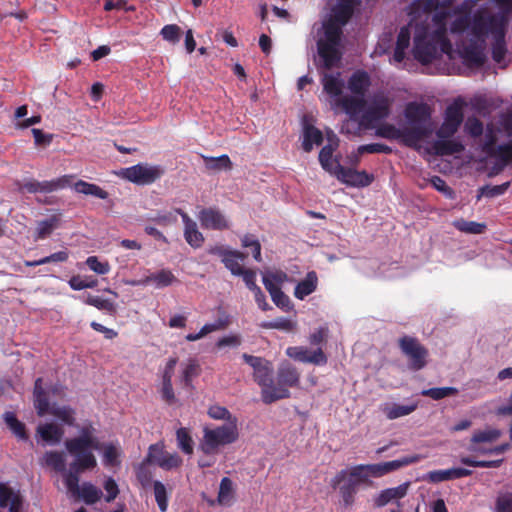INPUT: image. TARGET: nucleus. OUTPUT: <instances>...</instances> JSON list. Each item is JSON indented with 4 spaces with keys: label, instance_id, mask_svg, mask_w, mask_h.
<instances>
[{
    "label": "nucleus",
    "instance_id": "42",
    "mask_svg": "<svg viewBox=\"0 0 512 512\" xmlns=\"http://www.w3.org/2000/svg\"><path fill=\"white\" fill-rule=\"evenodd\" d=\"M51 415L62 421L64 424L68 426H76L75 425V410L70 406H58L53 405L49 411Z\"/></svg>",
    "mask_w": 512,
    "mask_h": 512
},
{
    "label": "nucleus",
    "instance_id": "30",
    "mask_svg": "<svg viewBox=\"0 0 512 512\" xmlns=\"http://www.w3.org/2000/svg\"><path fill=\"white\" fill-rule=\"evenodd\" d=\"M37 433L43 441L50 444H58L64 435V430L57 424L46 423L38 426Z\"/></svg>",
    "mask_w": 512,
    "mask_h": 512
},
{
    "label": "nucleus",
    "instance_id": "25",
    "mask_svg": "<svg viewBox=\"0 0 512 512\" xmlns=\"http://www.w3.org/2000/svg\"><path fill=\"white\" fill-rule=\"evenodd\" d=\"M321 83L323 85V90L326 92L331 98L335 100L341 98L344 83L340 79V73L337 75L329 74L327 72L322 73Z\"/></svg>",
    "mask_w": 512,
    "mask_h": 512
},
{
    "label": "nucleus",
    "instance_id": "1",
    "mask_svg": "<svg viewBox=\"0 0 512 512\" xmlns=\"http://www.w3.org/2000/svg\"><path fill=\"white\" fill-rule=\"evenodd\" d=\"M419 455H407L402 458L376 464H359L350 469H342L331 479L333 489H339L345 507L355 501V495L362 483H368L369 477H382L390 472L420 461Z\"/></svg>",
    "mask_w": 512,
    "mask_h": 512
},
{
    "label": "nucleus",
    "instance_id": "2",
    "mask_svg": "<svg viewBox=\"0 0 512 512\" xmlns=\"http://www.w3.org/2000/svg\"><path fill=\"white\" fill-rule=\"evenodd\" d=\"M359 0H338L331 14L322 22L323 37L317 40L319 68L331 70L339 66L342 52L339 49L343 35L342 27L348 23Z\"/></svg>",
    "mask_w": 512,
    "mask_h": 512
},
{
    "label": "nucleus",
    "instance_id": "23",
    "mask_svg": "<svg viewBox=\"0 0 512 512\" xmlns=\"http://www.w3.org/2000/svg\"><path fill=\"white\" fill-rule=\"evenodd\" d=\"M278 385L284 388L296 387L300 381V373L297 368L288 362L282 363L277 372Z\"/></svg>",
    "mask_w": 512,
    "mask_h": 512
},
{
    "label": "nucleus",
    "instance_id": "18",
    "mask_svg": "<svg viewBox=\"0 0 512 512\" xmlns=\"http://www.w3.org/2000/svg\"><path fill=\"white\" fill-rule=\"evenodd\" d=\"M198 219L204 229L223 231L230 227L226 216L216 207L203 208Z\"/></svg>",
    "mask_w": 512,
    "mask_h": 512
},
{
    "label": "nucleus",
    "instance_id": "35",
    "mask_svg": "<svg viewBox=\"0 0 512 512\" xmlns=\"http://www.w3.org/2000/svg\"><path fill=\"white\" fill-rule=\"evenodd\" d=\"M44 460L48 467L52 468L56 472L62 473L63 480L65 481V477L69 472V469H66L64 454L58 451H49L45 453Z\"/></svg>",
    "mask_w": 512,
    "mask_h": 512
},
{
    "label": "nucleus",
    "instance_id": "57",
    "mask_svg": "<svg viewBox=\"0 0 512 512\" xmlns=\"http://www.w3.org/2000/svg\"><path fill=\"white\" fill-rule=\"evenodd\" d=\"M501 436V431L498 429H486L474 432L471 437L472 443L494 442Z\"/></svg>",
    "mask_w": 512,
    "mask_h": 512
},
{
    "label": "nucleus",
    "instance_id": "46",
    "mask_svg": "<svg viewBox=\"0 0 512 512\" xmlns=\"http://www.w3.org/2000/svg\"><path fill=\"white\" fill-rule=\"evenodd\" d=\"M323 142L322 132L314 126H307L304 130L303 150L310 152L313 144L320 145Z\"/></svg>",
    "mask_w": 512,
    "mask_h": 512
},
{
    "label": "nucleus",
    "instance_id": "48",
    "mask_svg": "<svg viewBox=\"0 0 512 512\" xmlns=\"http://www.w3.org/2000/svg\"><path fill=\"white\" fill-rule=\"evenodd\" d=\"M207 414L210 418L215 420H225L227 422L226 425H237V418L233 416L230 411L223 406L220 405H212L209 407Z\"/></svg>",
    "mask_w": 512,
    "mask_h": 512
},
{
    "label": "nucleus",
    "instance_id": "58",
    "mask_svg": "<svg viewBox=\"0 0 512 512\" xmlns=\"http://www.w3.org/2000/svg\"><path fill=\"white\" fill-rule=\"evenodd\" d=\"M103 448V462L106 466H116L119 464V450L118 448L112 444H101V449Z\"/></svg>",
    "mask_w": 512,
    "mask_h": 512
},
{
    "label": "nucleus",
    "instance_id": "31",
    "mask_svg": "<svg viewBox=\"0 0 512 512\" xmlns=\"http://www.w3.org/2000/svg\"><path fill=\"white\" fill-rule=\"evenodd\" d=\"M410 28L409 26L401 27L396 41V46L393 54V60L397 63H401L405 58V50L410 45Z\"/></svg>",
    "mask_w": 512,
    "mask_h": 512
},
{
    "label": "nucleus",
    "instance_id": "55",
    "mask_svg": "<svg viewBox=\"0 0 512 512\" xmlns=\"http://www.w3.org/2000/svg\"><path fill=\"white\" fill-rule=\"evenodd\" d=\"M176 438L178 447L185 454L190 455L193 453V439L187 428H179L176 432Z\"/></svg>",
    "mask_w": 512,
    "mask_h": 512
},
{
    "label": "nucleus",
    "instance_id": "14",
    "mask_svg": "<svg viewBox=\"0 0 512 512\" xmlns=\"http://www.w3.org/2000/svg\"><path fill=\"white\" fill-rule=\"evenodd\" d=\"M404 116L410 127H421L424 129L426 137L429 135L430 131L425 124L431 118V109L426 103L409 102L405 107Z\"/></svg>",
    "mask_w": 512,
    "mask_h": 512
},
{
    "label": "nucleus",
    "instance_id": "61",
    "mask_svg": "<svg viewBox=\"0 0 512 512\" xmlns=\"http://www.w3.org/2000/svg\"><path fill=\"white\" fill-rule=\"evenodd\" d=\"M98 284V280L92 277L82 278L81 276H73L69 280V285L73 290L79 291L86 288H94Z\"/></svg>",
    "mask_w": 512,
    "mask_h": 512
},
{
    "label": "nucleus",
    "instance_id": "8",
    "mask_svg": "<svg viewBox=\"0 0 512 512\" xmlns=\"http://www.w3.org/2000/svg\"><path fill=\"white\" fill-rule=\"evenodd\" d=\"M398 347L406 357L408 368L411 371H420L426 367L429 351L418 338L404 335L398 339Z\"/></svg>",
    "mask_w": 512,
    "mask_h": 512
},
{
    "label": "nucleus",
    "instance_id": "53",
    "mask_svg": "<svg viewBox=\"0 0 512 512\" xmlns=\"http://www.w3.org/2000/svg\"><path fill=\"white\" fill-rule=\"evenodd\" d=\"M153 491L159 510L166 512L168 509V494L165 485L161 481H154Z\"/></svg>",
    "mask_w": 512,
    "mask_h": 512
},
{
    "label": "nucleus",
    "instance_id": "37",
    "mask_svg": "<svg viewBox=\"0 0 512 512\" xmlns=\"http://www.w3.org/2000/svg\"><path fill=\"white\" fill-rule=\"evenodd\" d=\"M151 462H146V457L141 463L134 467L135 476L143 489L149 488L153 485V472L150 468Z\"/></svg>",
    "mask_w": 512,
    "mask_h": 512
},
{
    "label": "nucleus",
    "instance_id": "51",
    "mask_svg": "<svg viewBox=\"0 0 512 512\" xmlns=\"http://www.w3.org/2000/svg\"><path fill=\"white\" fill-rule=\"evenodd\" d=\"M72 178V175H64L56 180L42 181L40 182L39 192L50 193L55 190L65 188L70 185Z\"/></svg>",
    "mask_w": 512,
    "mask_h": 512
},
{
    "label": "nucleus",
    "instance_id": "44",
    "mask_svg": "<svg viewBox=\"0 0 512 512\" xmlns=\"http://www.w3.org/2000/svg\"><path fill=\"white\" fill-rule=\"evenodd\" d=\"M428 38L435 43L443 53L450 52L452 45L447 37L446 27H436L432 33L428 32Z\"/></svg>",
    "mask_w": 512,
    "mask_h": 512
},
{
    "label": "nucleus",
    "instance_id": "40",
    "mask_svg": "<svg viewBox=\"0 0 512 512\" xmlns=\"http://www.w3.org/2000/svg\"><path fill=\"white\" fill-rule=\"evenodd\" d=\"M4 421L16 437L20 440H28L25 424L19 421L13 412H6L4 414Z\"/></svg>",
    "mask_w": 512,
    "mask_h": 512
},
{
    "label": "nucleus",
    "instance_id": "6",
    "mask_svg": "<svg viewBox=\"0 0 512 512\" xmlns=\"http://www.w3.org/2000/svg\"><path fill=\"white\" fill-rule=\"evenodd\" d=\"M507 25L508 17L504 12L490 14L486 9H479L471 17L470 33L472 38L486 42L489 33L493 35Z\"/></svg>",
    "mask_w": 512,
    "mask_h": 512
},
{
    "label": "nucleus",
    "instance_id": "49",
    "mask_svg": "<svg viewBox=\"0 0 512 512\" xmlns=\"http://www.w3.org/2000/svg\"><path fill=\"white\" fill-rule=\"evenodd\" d=\"M241 246L246 249H251L254 260L256 262H262L261 244L255 235L250 233L243 235L241 238Z\"/></svg>",
    "mask_w": 512,
    "mask_h": 512
},
{
    "label": "nucleus",
    "instance_id": "59",
    "mask_svg": "<svg viewBox=\"0 0 512 512\" xmlns=\"http://www.w3.org/2000/svg\"><path fill=\"white\" fill-rule=\"evenodd\" d=\"M460 462L466 466L479 468H498L503 463V459L498 460H475L471 457L464 456L460 458Z\"/></svg>",
    "mask_w": 512,
    "mask_h": 512
},
{
    "label": "nucleus",
    "instance_id": "64",
    "mask_svg": "<svg viewBox=\"0 0 512 512\" xmlns=\"http://www.w3.org/2000/svg\"><path fill=\"white\" fill-rule=\"evenodd\" d=\"M496 512H512V493L500 494L495 503Z\"/></svg>",
    "mask_w": 512,
    "mask_h": 512
},
{
    "label": "nucleus",
    "instance_id": "27",
    "mask_svg": "<svg viewBox=\"0 0 512 512\" xmlns=\"http://www.w3.org/2000/svg\"><path fill=\"white\" fill-rule=\"evenodd\" d=\"M201 373V367L198 360L195 358L188 359L187 363L184 364L179 381L186 389L193 388V379L198 377Z\"/></svg>",
    "mask_w": 512,
    "mask_h": 512
},
{
    "label": "nucleus",
    "instance_id": "4",
    "mask_svg": "<svg viewBox=\"0 0 512 512\" xmlns=\"http://www.w3.org/2000/svg\"><path fill=\"white\" fill-rule=\"evenodd\" d=\"M242 358L253 368V378L261 387V398L265 404L290 397V391L287 388L276 386L273 383V368L270 361L247 353H244Z\"/></svg>",
    "mask_w": 512,
    "mask_h": 512
},
{
    "label": "nucleus",
    "instance_id": "56",
    "mask_svg": "<svg viewBox=\"0 0 512 512\" xmlns=\"http://www.w3.org/2000/svg\"><path fill=\"white\" fill-rule=\"evenodd\" d=\"M463 118L464 115L461 104L454 102L453 104L449 105L446 108L444 122L453 123L461 126Z\"/></svg>",
    "mask_w": 512,
    "mask_h": 512
},
{
    "label": "nucleus",
    "instance_id": "11",
    "mask_svg": "<svg viewBox=\"0 0 512 512\" xmlns=\"http://www.w3.org/2000/svg\"><path fill=\"white\" fill-rule=\"evenodd\" d=\"M439 47L428 38V26H417L414 35L413 56L422 64L436 58Z\"/></svg>",
    "mask_w": 512,
    "mask_h": 512
},
{
    "label": "nucleus",
    "instance_id": "13",
    "mask_svg": "<svg viewBox=\"0 0 512 512\" xmlns=\"http://www.w3.org/2000/svg\"><path fill=\"white\" fill-rule=\"evenodd\" d=\"M146 462L156 463L164 470H171L181 466L182 459L177 453H169L159 444H152L148 449Z\"/></svg>",
    "mask_w": 512,
    "mask_h": 512
},
{
    "label": "nucleus",
    "instance_id": "24",
    "mask_svg": "<svg viewBox=\"0 0 512 512\" xmlns=\"http://www.w3.org/2000/svg\"><path fill=\"white\" fill-rule=\"evenodd\" d=\"M318 286V276L315 271H309L305 278L297 283L294 288V296L299 300H304L307 296L316 291Z\"/></svg>",
    "mask_w": 512,
    "mask_h": 512
},
{
    "label": "nucleus",
    "instance_id": "32",
    "mask_svg": "<svg viewBox=\"0 0 512 512\" xmlns=\"http://www.w3.org/2000/svg\"><path fill=\"white\" fill-rule=\"evenodd\" d=\"M488 156L497 159V172L501 171L512 161V142L498 145Z\"/></svg>",
    "mask_w": 512,
    "mask_h": 512
},
{
    "label": "nucleus",
    "instance_id": "43",
    "mask_svg": "<svg viewBox=\"0 0 512 512\" xmlns=\"http://www.w3.org/2000/svg\"><path fill=\"white\" fill-rule=\"evenodd\" d=\"M440 7V0H415L410 5L409 14L413 16L420 15L421 13H431L438 10Z\"/></svg>",
    "mask_w": 512,
    "mask_h": 512
},
{
    "label": "nucleus",
    "instance_id": "52",
    "mask_svg": "<svg viewBox=\"0 0 512 512\" xmlns=\"http://www.w3.org/2000/svg\"><path fill=\"white\" fill-rule=\"evenodd\" d=\"M458 394V389L455 387H434L424 389L421 391V395L430 397L433 400H441L446 397L455 396Z\"/></svg>",
    "mask_w": 512,
    "mask_h": 512
},
{
    "label": "nucleus",
    "instance_id": "29",
    "mask_svg": "<svg viewBox=\"0 0 512 512\" xmlns=\"http://www.w3.org/2000/svg\"><path fill=\"white\" fill-rule=\"evenodd\" d=\"M370 86V78L367 72L358 70L354 72L348 80L349 90L358 96H365Z\"/></svg>",
    "mask_w": 512,
    "mask_h": 512
},
{
    "label": "nucleus",
    "instance_id": "47",
    "mask_svg": "<svg viewBox=\"0 0 512 512\" xmlns=\"http://www.w3.org/2000/svg\"><path fill=\"white\" fill-rule=\"evenodd\" d=\"M205 167L211 171L230 170L232 162L228 155L223 154L219 157L203 156Z\"/></svg>",
    "mask_w": 512,
    "mask_h": 512
},
{
    "label": "nucleus",
    "instance_id": "9",
    "mask_svg": "<svg viewBox=\"0 0 512 512\" xmlns=\"http://www.w3.org/2000/svg\"><path fill=\"white\" fill-rule=\"evenodd\" d=\"M165 173V170L160 165H150L148 163H138L131 167L121 170L120 175L122 178L132 182L136 185H150L160 179Z\"/></svg>",
    "mask_w": 512,
    "mask_h": 512
},
{
    "label": "nucleus",
    "instance_id": "34",
    "mask_svg": "<svg viewBox=\"0 0 512 512\" xmlns=\"http://www.w3.org/2000/svg\"><path fill=\"white\" fill-rule=\"evenodd\" d=\"M417 406V403L409 405L385 404L382 411L388 419L393 420L411 414L417 409Z\"/></svg>",
    "mask_w": 512,
    "mask_h": 512
},
{
    "label": "nucleus",
    "instance_id": "62",
    "mask_svg": "<svg viewBox=\"0 0 512 512\" xmlns=\"http://www.w3.org/2000/svg\"><path fill=\"white\" fill-rule=\"evenodd\" d=\"M86 304L96 307L99 310H105L108 312L115 311V305L112 301L104 299L100 296L89 295L85 301Z\"/></svg>",
    "mask_w": 512,
    "mask_h": 512
},
{
    "label": "nucleus",
    "instance_id": "26",
    "mask_svg": "<svg viewBox=\"0 0 512 512\" xmlns=\"http://www.w3.org/2000/svg\"><path fill=\"white\" fill-rule=\"evenodd\" d=\"M42 378H37L34 384V406L39 416H44L49 413L51 407L47 392L42 386Z\"/></svg>",
    "mask_w": 512,
    "mask_h": 512
},
{
    "label": "nucleus",
    "instance_id": "16",
    "mask_svg": "<svg viewBox=\"0 0 512 512\" xmlns=\"http://www.w3.org/2000/svg\"><path fill=\"white\" fill-rule=\"evenodd\" d=\"M390 115V102L382 97L375 100L360 117V125L365 128L372 127L376 121L383 120Z\"/></svg>",
    "mask_w": 512,
    "mask_h": 512
},
{
    "label": "nucleus",
    "instance_id": "21",
    "mask_svg": "<svg viewBox=\"0 0 512 512\" xmlns=\"http://www.w3.org/2000/svg\"><path fill=\"white\" fill-rule=\"evenodd\" d=\"M335 106L342 108L352 120H356L360 112L365 108L366 100L362 96H344L335 100Z\"/></svg>",
    "mask_w": 512,
    "mask_h": 512
},
{
    "label": "nucleus",
    "instance_id": "22",
    "mask_svg": "<svg viewBox=\"0 0 512 512\" xmlns=\"http://www.w3.org/2000/svg\"><path fill=\"white\" fill-rule=\"evenodd\" d=\"M177 281L175 275L168 269H162L156 273H152L146 276L144 279L140 281H132L131 285H147L150 283H154L156 288H164L172 285Z\"/></svg>",
    "mask_w": 512,
    "mask_h": 512
},
{
    "label": "nucleus",
    "instance_id": "38",
    "mask_svg": "<svg viewBox=\"0 0 512 512\" xmlns=\"http://www.w3.org/2000/svg\"><path fill=\"white\" fill-rule=\"evenodd\" d=\"M230 253L233 254V256H227L225 259H222V263L232 275L238 276L245 269L242 262L247 257V254L238 250H232Z\"/></svg>",
    "mask_w": 512,
    "mask_h": 512
},
{
    "label": "nucleus",
    "instance_id": "39",
    "mask_svg": "<svg viewBox=\"0 0 512 512\" xmlns=\"http://www.w3.org/2000/svg\"><path fill=\"white\" fill-rule=\"evenodd\" d=\"M234 498L233 482L228 477H223L220 482L217 501L222 506H230Z\"/></svg>",
    "mask_w": 512,
    "mask_h": 512
},
{
    "label": "nucleus",
    "instance_id": "12",
    "mask_svg": "<svg viewBox=\"0 0 512 512\" xmlns=\"http://www.w3.org/2000/svg\"><path fill=\"white\" fill-rule=\"evenodd\" d=\"M336 178L350 187H367L374 181L373 174L366 171H358L353 168L342 166L336 161V170L334 171Z\"/></svg>",
    "mask_w": 512,
    "mask_h": 512
},
{
    "label": "nucleus",
    "instance_id": "50",
    "mask_svg": "<svg viewBox=\"0 0 512 512\" xmlns=\"http://www.w3.org/2000/svg\"><path fill=\"white\" fill-rule=\"evenodd\" d=\"M453 226L457 230L468 234H482L486 229V225L484 223L466 221L464 219L455 220L453 222Z\"/></svg>",
    "mask_w": 512,
    "mask_h": 512
},
{
    "label": "nucleus",
    "instance_id": "17",
    "mask_svg": "<svg viewBox=\"0 0 512 512\" xmlns=\"http://www.w3.org/2000/svg\"><path fill=\"white\" fill-rule=\"evenodd\" d=\"M485 46L486 42L471 38L460 52L463 61L470 67L483 66L486 62Z\"/></svg>",
    "mask_w": 512,
    "mask_h": 512
},
{
    "label": "nucleus",
    "instance_id": "7",
    "mask_svg": "<svg viewBox=\"0 0 512 512\" xmlns=\"http://www.w3.org/2000/svg\"><path fill=\"white\" fill-rule=\"evenodd\" d=\"M87 469H82L74 464H70L69 472L65 477V486L67 490L76 497L81 498L85 504L93 505L100 501L103 496L101 489L91 482H84L79 486L80 474Z\"/></svg>",
    "mask_w": 512,
    "mask_h": 512
},
{
    "label": "nucleus",
    "instance_id": "54",
    "mask_svg": "<svg viewBox=\"0 0 512 512\" xmlns=\"http://www.w3.org/2000/svg\"><path fill=\"white\" fill-rule=\"evenodd\" d=\"M69 255H68V252L67 251H58V252H55L49 256H46V257H43L39 260H33V261H25L24 264L26 267H36V266H40V265H44V264H47V263H51V262H54V263H57V262H65L67 261Z\"/></svg>",
    "mask_w": 512,
    "mask_h": 512
},
{
    "label": "nucleus",
    "instance_id": "36",
    "mask_svg": "<svg viewBox=\"0 0 512 512\" xmlns=\"http://www.w3.org/2000/svg\"><path fill=\"white\" fill-rule=\"evenodd\" d=\"M336 146L337 144L329 143L322 147L319 152V162L322 168L332 175H334V171L336 170V161H338L337 159H333V153Z\"/></svg>",
    "mask_w": 512,
    "mask_h": 512
},
{
    "label": "nucleus",
    "instance_id": "60",
    "mask_svg": "<svg viewBox=\"0 0 512 512\" xmlns=\"http://www.w3.org/2000/svg\"><path fill=\"white\" fill-rule=\"evenodd\" d=\"M59 219L57 216H52L48 219L42 220L38 223L37 239H44L52 233L57 227Z\"/></svg>",
    "mask_w": 512,
    "mask_h": 512
},
{
    "label": "nucleus",
    "instance_id": "20",
    "mask_svg": "<svg viewBox=\"0 0 512 512\" xmlns=\"http://www.w3.org/2000/svg\"><path fill=\"white\" fill-rule=\"evenodd\" d=\"M472 473V470L461 467H454L446 470L429 471L426 474L425 479L430 483H440L444 481L468 477L471 476Z\"/></svg>",
    "mask_w": 512,
    "mask_h": 512
},
{
    "label": "nucleus",
    "instance_id": "10",
    "mask_svg": "<svg viewBox=\"0 0 512 512\" xmlns=\"http://www.w3.org/2000/svg\"><path fill=\"white\" fill-rule=\"evenodd\" d=\"M376 135L391 140L402 139L408 146H413L426 137V133L421 127L415 126L398 129L388 123L379 126L376 130Z\"/></svg>",
    "mask_w": 512,
    "mask_h": 512
},
{
    "label": "nucleus",
    "instance_id": "5",
    "mask_svg": "<svg viewBox=\"0 0 512 512\" xmlns=\"http://www.w3.org/2000/svg\"><path fill=\"white\" fill-rule=\"evenodd\" d=\"M237 425H220L214 428L204 427L199 450L207 456H214L219 448L234 443L238 439Z\"/></svg>",
    "mask_w": 512,
    "mask_h": 512
},
{
    "label": "nucleus",
    "instance_id": "45",
    "mask_svg": "<svg viewBox=\"0 0 512 512\" xmlns=\"http://www.w3.org/2000/svg\"><path fill=\"white\" fill-rule=\"evenodd\" d=\"M287 279V274L283 271H277L269 275L263 276V285L269 292L270 296L278 292L281 287L280 284Z\"/></svg>",
    "mask_w": 512,
    "mask_h": 512
},
{
    "label": "nucleus",
    "instance_id": "15",
    "mask_svg": "<svg viewBox=\"0 0 512 512\" xmlns=\"http://www.w3.org/2000/svg\"><path fill=\"white\" fill-rule=\"evenodd\" d=\"M286 355L295 361L313 365H325L328 358L321 348L310 350L304 346H290L286 349Z\"/></svg>",
    "mask_w": 512,
    "mask_h": 512
},
{
    "label": "nucleus",
    "instance_id": "28",
    "mask_svg": "<svg viewBox=\"0 0 512 512\" xmlns=\"http://www.w3.org/2000/svg\"><path fill=\"white\" fill-rule=\"evenodd\" d=\"M506 30L507 26L500 27L496 33H494L493 36V43L491 48L492 53V59L496 63H501L507 53V46H506Z\"/></svg>",
    "mask_w": 512,
    "mask_h": 512
},
{
    "label": "nucleus",
    "instance_id": "19",
    "mask_svg": "<svg viewBox=\"0 0 512 512\" xmlns=\"http://www.w3.org/2000/svg\"><path fill=\"white\" fill-rule=\"evenodd\" d=\"M175 213L180 214L184 224V238L193 248H199L204 243V236L198 230L197 224L182 209H175Z\"/></svg>",
    "mask_w": 512,
    "mask_h": 512
},
{
    "label": "nucleus",
    "instance_id": "41",
    "mask_svg": "<svg viewBox=\"0 0 512 512\" xmlns=\"http://www.w3.org/2000/svg\"><path fill=\"white\" fill-rule=\"evenodd\" d=\"M74 189L77 193H81L84 195H92L99 199H106L108 198V193L104 189H102L100 186L92 183H88L83 180H79L75 183Z\"/></svg>",
    "mask_w": 512,
    "mask_h": 512
},
{
    "label": "nucleus",
    "instance_id": "3",
    "mask_svg": "<svg viewBox=\"0 0 512 512\" xmlns=\"http://www.w3.org/2000/svg\"><path fill=\"white\" fill-rule=\"evenodd\" d=\"M79 436L67 439L65 448L70 455L75 457L71 463L82 469H94L97 466V460L93 453L94 450L101 449V443L96 437V428L89 420L78 427Z\"/></svg>",
    "mask_w": 512,
    "mask_h": 512
},
{
    "label": "nucleus",
    "instance_id": "33",
    "mask_svg": "<svg viewBox=\"0 0 512 512\" xmlns=\"http://www.w3.org/2000/svg\"><path fill=\"white\" fill-rule=\"evenodd\" d=\"M435 151L438 155L449 156L457 153H461L465 150L464 145L457 140L440 139L434 144Z\"/></svg>",
    "mask_w": 512,
    "mask_h": 512
},
{
    "label": "nucleus",
    "instance_id": "63",
    "mask_svg": "<svg viewBox=\"0 0 512 512\" xmlns=\"http://www.w3.org/2000/svg\"><path fill=\"white\" fill-rule=\"evenodd\" d=\"M160 34L164 40L175 44V43L179 42V40H180L181 29L176 24H169V25H165L161 29Z\"/></svg>",
    "mask_w": 512,
    "mask_h": 512
}]
</instances>
